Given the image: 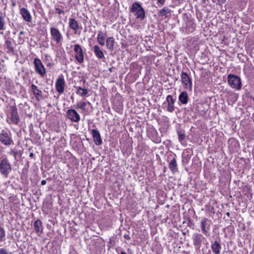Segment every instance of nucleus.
Segmentation results:
<instances>
[{"label": "nucleus", "mask_w": 254, "mask_h": 254, "mask_svg": "<svg viewBox=\"0 0 254 254\" xmlns=\"http://www.w3.org/2000/svg\"><path fill=\"white\" fill-rule=\"evenodd\" d=\"M129 9L130 11L134 14L136 19L143 20L145 18V10L139 2H134Z\"/></svg>", "instance_id": "obj_1"}, {"label": "nucleus", "mask_w": 254, "mask_h": 254, "mask_svg": "<svg viewBox=\"0 0 254 254\" xmlns=\"http://www.w3.org/2000/svg\"><path fill=\"white\" fill-rule=\"evenodd\" d=\"M12 170V165L6 157L0 161V174L7 178Z\"/></svg>", "instance_id": "obj_2"}, {"label": "nucleus", "mask_w": 254, "mask_h": 254, "mask_svg": "<svg viewBox=\"0 0 254 254\" xmlns=\"http://www.w3.org/2000/svg\"><path fill=\"white\" fill-rule=\"evenodd\" d=\"M10 110L9 117L7 119V122L9 124H13L17 125L20 121V117L16 106H10Z\"/></svg>", "instance_id": "obj_3"}, {"label": "nucleus", "mask_w": 254, "mask_h": 254, "mask_svg": "<svg viewBox=\"0 0 254 254\" xmlns=\"http://www.w3.org/2000/svg\"><path fill=\"white\" fill-rule=\"evenodd\" d=\"M0 142L5 146H10L14 144L11 133L8 131L2 130L0 132Z\"/></svg>", "instance_id": "obj_4"}, {"label": "nucleus", "mask_w": 254, "mask_h": 254, "mask_svg": "<svg viewBox=\"0 0 254 254\" xmlns=\"http://www.w3.org/2000/svg\"><path fill=\"white\" fill-rule=\"evenodd\" d=\"M228 82L229 86L236 90H240L241 88V81L240 78L237 75L230 74L228 75Z\"/></svg>", "instance_id": "obj_5"}, {"label": "nucleus", "mask_w": 254, "mask_h": 254, "mask_svg": "<svg viewBox=\"0 0 254 254\" xmlns=\"http://www.w3.org/2000/svg\"><path fill=\"white\" fill-rule=\"evenodd\" d=\"M50 34L52 41L55 42L57 44L62 43L63 41V36L58 28L54 27H51Z\"/></svg>", "instance_id": "obj_6"}, {"label": "nucleus", "mask_w": 254, "mask_h": 254, "mask_svg": "<svg viewBox=\"0 0 254 254\" xmlns=\"http://www.w3.org/2000/svg\"><path fill=\"white\" fill-rule=\"evenodd\" d=\"M34 65L36 72L43 77L46 74V70L41 60L35 58L34 60Z\"/></svg>", "instance_id": "obj_7"}, {"label": "nucleus", "mask_w": 254, "mask_h": 254, "mask_svg": "<svg viewBox=\"0 0 254 254\" xmlns=\"http://www.w3.org/2000/svg\"><path fill=\"white\" fill-rule=\"evenodd\" d=\"M192 240L193 245L197 248H200L203 242L206 240L202 234L196 232L193 234Z\"/></svg>", "instance_id": "obj_8"}, {"label": "nucleus", "mask_w": 254, "mask_h": 254, "mask_svg": "<svg viewBox=\"0 0 254 254\" xmlns=\"http://www.w3.org/2000/svg\"><path fill=\"white\" fill-rule=\"evenodd\" d=\"M74 51L75 53V58L79 64H82L84 61V54L83 50L80 45L75 44L74 45Z\"/></svg>", "instance_id": "obj_9"}, {"label": "nucleus", "mask_w": 254, "mask_h": 254, "mask_svg": "<svg viewBox=\"0 0 254 254\" xmlns=\"http://www.w3.org/2000/svg\"><path fill=\"white\" fill-rule=\"evenodd\" d=\"M211 224V221L208 218L203 217L201 219L200 221V228L202 234L206 235L208 233Z\"/></svg>", "instance_id": "obj_10"}, {"label": "nucleus", "mask_w": 254, "mask_h": 254, "mask_svg": "<svg viewBox=\"0 0 254 254\" xmlns=\"http://www.w3.org/2000/svg\"><path fill=\"white\" fill-rule=\"evenodd\" d=\"M181 77L182 83L185 85L187 88H189L190 90H191L192 86V80L188 74L186 72L182 71Z\"/></svg>", "instance_id": "obj_11"}, {"label": "nucleus", "mask_w": 254, "mask_h": 254, "mask_svg": "<svg viewBox=\"0 0 254 254\" xmlns=\"http://www.w3.org/2000/svg\"><path fill=\"white\" fill-rule=\"evenodd\" d=\"M66 117L71 122L77 123L80 121L79 114L74 109H70L66 112Z\"/></svg>", "instance_id": "obj_12"}, {"label": "nucleus", "mask_w": 254, "mask_h": 254, "mask_svg": "<svg viewBox=\"0 0 254 254\" xmlns=\"http://www.w3.org/2000/svg\"><path fill=\"white\" fill-rule=\"evenodd\" d=\"M55 86L57 91L60 94H62L64 93L65 86V82L63 76L62 75L58 78Z\"/></svg>", "instance_id": "obj_13"}, {"label": "nucleus", "mask_w": 254, "mask_h": 254, "mask_svg": "<svg viewBox=\"0 0 254 254\" xmlns=\"http://www.w3.org/2000/svg\"><path fill=\"white\" fill-rule=\"evenodd\" d=\"M176 155L174 154L169 156L171 159L169 163V168L173 173L178 171V165L176 160Z\"/></svg>", "instance_id": "obj_14"}, {"label": "nucleus", "mask_w": 254, "mask_h": 254, "mask_svg": "<svg viewBox=\"0 0 254 254\" xmlns=\"http://www.w3.org/2000/svg\"><path fill=\"white\" fill-rule=\"evenodd\" d=\"M91 134L96 145H101L102 143V140L99 130L97 129H93L91 130Z\"/></svg>", "instance_id": "obj_15"}, {"label": "nucleus", "mask_w": 254, "mask_h": 254, "mask_svg": "<svg viewBox=\"0 0 254 254\" xmlns=\"http://www.w3.org/2000/svg\"><path fill=\"white\" fill-rule=\"evenodd\" d=\"M31 90L35 96L36 99L37 101H39L40 99L42 98V91L39 89L38 87L34 84L31 85Z\"/></svg>", "instance_id": "obj_16"}, {"label": "nucleus", "mask_w": 254, "mask_h": 254, "mask_svg": "<svg viewBox=\"0 0 254 254\" xmlns=\"http://www.w3.org/2000/svg\"><path fill=\"white\" fill-rule=\"evenodd\" d=\"M20 13L25 21L29 22L31 21L32 16L27 9L24 7L21 8L20 9Z\"/></svg>", "instance_id": "obj_17"}, {"label": "nucleus", "mask_w": 254, "mask_h": 254, "mask_svg": "<svg viewBox=\"0 0 254 254\" xmlns=\"http://www.w3.org/2000/svg\"><path fill=\"white\" fill-rule=\"evenodd\" d=\"M166 102L168 103L167 110L169 112H173L175 108L174 106L175 100L172 95H169L167 96Z\"/></svg>", "instance_id": "obj_18"}, {"label": "nucleus", "mask_w": 254, "mask_h": 254, "mask_svg": "<svg viewBox=\"0 0 254 254\" xmlns=\"http://www.w3.org/2000/svg\"><path fill=\"white\" fill-rule=\"evenodd\" d=\"M35 231L40 235L43 233V226L42 221L40 219L36 220L33 225Z\"/></svg>", "instance_id": "obj_19"}, {"label": "nucleus", "mask_w": 254, "mask_h": 254, "mask_svg": "<svg viewBox=\"0 0 254 254\" xmlns=\"http://www.w3.org/2000/svg\"><path fill=\"white\" fill-rule=\"evenodd\" d=\"M93 51L98 59H105L104 53L99 46L95 45L93 48Z\"/></svg>", "instance_id": "obj_20"}, {"label": "nucleus", "mask_w": 254, "mask_h": 254, "mask_svg": "<svg viewBox=\"0 0 254 254\" xmlns=\"http://www.w3.org/2000/svg\"><path fill=\"white\" fill-rule=\"evenodd\" d=\"M68 24L69 28L74 30V33H76L77 30L79 29L78 22L74 18H69Z\"/></svg>", "instance_id": "obj_21"}, {"label": "nucleus", "mask_w": 254, "mask_h": 254, "mask_svg": "<svg viewBox=\"0 0 254 254\" xmlns=\"http://www.w3.org/2000/svg\"><path fill=\"white\" fill-rule=\"evenodd\" d=\"M211 248L214 254H219L220 253L221 247L217 241L212 243Z\"/></svg>", "instance_id": "obj_22"}, {"label": "nucleus", "mask_w": 254, "mask_h": 254, "mask_svg": "<svg viewBox=\"0 0 254 254\" xmlns=\"http://www.w3.org/2000/svg\"><path fill=\"white\" fill-rule=\"evenodd\" d=\"M115 44V39L113 37H110L107 39L106 47H107V48L109 51H113Z\"/></svg>", "instance_id": "obj_23"}, {"label": "nucleus", "mask_w": 254, "mask_h": 254, "mask_svg": "<svg viewBox=\"0 0 254 254\" xmlns=\"http://www.w3.org/2000/svg\"><path fill=\"white\" fill-rule=\"evenodd\" d=\"M179 100L183 104H187L188 102V95L187 92H181L179 96Z\"/></svg>", "instance_id": "obj_24"}, {"label": "nucleus", "mask_w": 254, "mask_h": 254, "mask_svg": "<svg viewBox=\"0 0 254 254\" xmlns=\"http://www.w3.org/2000/svg\"><path fill=\"white\" fill-rule=\"evenodd\" d=\"M75 87L77 89L76 93L81 97L85 96L88 93V90L86 88H82L80 86Z\"/></svg>", "instance_id": "obj_25"}, {"label": "nucleus", "mask_w": 254, "mask_h": 254, "mask_svg": "<svg viewBox=\"0 0 254 254\" xmlns=\"http://www.w3.org/2000/svg\"><path fill=\"white\" fill-rule=\"evenodd\" d=\"M87 105H91V104L89 102L80 101L77 103L76 108L81 109L83 111H87L86 107Z\"/></svg>", "instance_id": "obj_26"}, {"label": "nucleus", "mask_w": 254, "mask_h": 254, "mask_svg": "<svg viewBox=\"0 0 254 254\" xmlns=\"http://www.w3.org/2000/svg\"><path fill=\"white\" fill-rule=\"evenodd\" d=\"M171 13V10L167 7H164L163 9L158 10V15L159 16L167 17V14Z\"/></svg>", "instance_id": "obj_27"}, {"label": "nucleus", "mask_w": 254, "mask_h": 254, "mask_svg": "<svg viewBox=\"0 0 254 254\" xmlns=\"http://www.w3.org/2000/svg\"><path fill=\"white\" fill-rule=\"evenodd\" d=\"M97 39L98 42L101 46H103L105 45L104 40L105 38L101 31L99 32Z\"/></svg>", "instance_id": "obj_28"}, {"label": "nucleus", "mask_w": 254, "mask_h": 254, "mask_svg": "<svg viewBox=\"0 0 254 254\" xmlns=\"http://www.w3.org/2000/svg\"><path fill=\"white\" fill-rule=\"evenodd\" d=\"M5 20L4 17L0 16V34H3V31L5 30Z\"/></svg>", "instance_id": "obj_29"}, {"label": "nucleus", "mask_w": 254, "mask_h": 254, "mask_svg": "<svg viewBox=\"0 0 254 254\" xmlns=\"http://www.w3.org/2000/svg\"><path fill=\"white\" fill-rule=\"evenodd\" d=\"M5 235L4 229L0 227V242H3L5 240Z\"/></svg>", "instance_id": "obj_30"}, {"label": "nucleus", "mask_w": 254, "mask_h": 254, "mask_svg": "<svg viewBox=\"0 0 254 254\" xmlns=\"http://www.w3.org/2000/svg\"><path fill=\"white\" fill-rule=\"evenodd\" d=\"M178 139L180 142H182L186 138V134L183 131H180L178 132Z\"/></svg>", "instance_id": "obj_31"}, {"label": "nucleus", "mask_w": 254, "mask_h": 254, "mask_svg": "<svg viewBox=\"0 0 254 254\" xmlns=\"http://www.w3.org/2000/svg\"><path fill=\"white\" fill-rule=\"evenodd\" d=\"M5 45L6 48L10 52H12L14 51L13 48L12 46V43L11 41L6 40L5 42Z\"/></svg>", "instance_id": "obj_32"}, {"label": "nucleus", "mask_w": 254, "mask_h": 254, "mask_svg": "<svg viewBox=\"0 0 254 254\" xmlns=\"http://www.w3.org/2000/svg\"><path fill=\"white\" fill-rule=\"evenodd\" d=\"M187 29L189 32H192L195 29V26L193 23H190L187 26Z\"/></svg>", "instance_id": "obj_33"}, {"label": "nucleus", "mask_w": 254, "mask_h": 254, "mask_svg": "<svg viewBox=\"0 0 254 254\" xmlns=\"http://www.w3.org/2000/svg\"><path fill=\"white\" fill-rule=\"evenodd\" d=\"M24 41V38L22 37V36L19 35L18 39L17 40V44L19 45L23 44Z\"/></svg>", "instance_id": "obj_34"}, {"label": "nucleus", "mask_w": 254, "mask_h": 254, "mask_svg": "<svg viewBox=\"0 0 254 254\" xmlns=\"http://www.w3.org/2000/svg\"><path fill=\"white\" fill-rule=\"evenodd\" d=\"M0 254H12V253L8 252L5 249L1 248L0 249Z\"/></svg>", "instance_id": "obj_35"}, {"label": "nucleus", "mask_w": 254, "mask_h": 254, "mask_svg": "<svg viewBox=\"0 0 254 254\" xmlns=\"http://www.w3.org/2000/svg\"><path fill=\"white\" fill-rule=\"evenodd\" d=\"M10 154L13 156L14 157V158H16L18 154V152L17 151H16L14 149H11V150L10 151Z\"/></svg>", "instance_id": "obj_36"}, {"label": "nucleus", "mask_w": 254, "mask_h": 254, "mask_svg": "<svg viewBox=\"0 0 254 254\" xmlns=\"http://www.w3.org/2000/svg\"><path fill=\"white\" fill-rule=\"evenodd\" d=\"M56 12L59 14H64V11L63 9L59 8V7H56Z\"/></svg>", "instance_id": "obj_37"}, {"label": "nucleus", "mask_w": 254, "mask_h": 254, "mask_svg": "<svg viewBox=\"0 0 254 254\" xmlns=\"http://www.w3.org/2000/svg\"><path fill=\"white\" fill-rule=\"evenodd\" d=\"M124 238L126 239V240H130V237L129 236V234H126L124 235Z\"/></svg>", "instance_id": "obj_38"}, {"label": "nucleus", "mask_w": 254, "mask_h": 254, "mask_svg": "<svg viewBox=\"0 0 254 254\" xmlns=\"http://www.w3.org/2000/svg\"><path fill=\"white\" fill-rule=\"evenodd\" d=\"M157 3H160L161 5H164L166 0H157Z\"/></svg>", "instance_id": "obj_39"}, {"label": "nucleus", "mask_w": 254, "mask_h": 254, "mask_svg": "<svg viewBox=\"0 0 254 254\" xmlns=\"http://www.w3.org/2000/svg\"><path fill=\"white\" fill-rule=\"evenodd\" d=\"M41 184L42 185L44 186L46 185V180H42L41 182Z\"/></svg>", "instance_id": "obj_40"}, {"label": "nucleus", "mask_w": 254, "mask_h": 254, "mask_svg": "<svg viewBox=\"0 0 254 254\" xmlns=\"http://www.w3.org/2000/svg\"><path fill=\"white\" fill-rule=\"evenodd\" d=\"M33 156H34V154H33V153H32V152L30 153V154H29V157L32 158V157H33Z\"/></svg>", "instance_id": "obj_41"}, {"label": "nucleus", "mask_w": 254, "mask_h": 254, "mask_svg": "<svg viewBox=\"0 0 254 254\" xmlns=\"http://www.w3.org/2000/svg\"><path fill=\"white\" fill-rule=\"evenodd\" d=\"M24 34V32L23 31H21L19 33V35L22 36V35H23Z\"/></svg>", "instance_id": "obj_42"}, {"label": "nucleus", "mask_w": 254, "mask_h": 254, "mask_svg": "<svg viewBox=\"0 0 254 254\" xmlns=\"http://www.w3.org/2000/svg\"><path fill=\"white\" fill-rule=\"evenodd\" d=\"M220 1H221L222 3H224V2L226 1V0H220Z\"/></svg>", "instance_id": "obj_43"}, {"label": "nucleus", "mask_w": 254, "mask_h": 254, "mask_svg": "<svg viewBox=\"0 0 254 254\" xmlns=\"http://www.w3.org/2000/svg\"><path fill=\"white\" fill-rule=\"evenodd\" d=\"M120 254H127L125 252H122Z\"/></svg>", "instance_id": "obj_44"}, {"label": "nucleus", "mask_w": 254, "mask_h": 254, "mask_svg": "<svg viewBox=\"0 0 254 254\" xmlns=\"http://www.w3.org/2000/svg\"><path fill=\"white\" fill-rule=\"evenodd\" d=\"M226 215H227L228 216H229V215H230V213H229V212H227V213H226Z\"/></svg>", "instance_id": "obj_45"}, {"label": "nucleus", "mask_w": 254, "mask_h": 254, "mask_svg": "<svg viewBox=\"0 0 254 254\" xmlns=\"http://www.w3.org/2000/svg\"><path fill=\"white\" fill-rule=\"evenodd\" d=\"M16 31H14V32H13V34L14 35H15V34H16Z\"/></svg>", "instance_id": "obj_46"}]
</instances>
